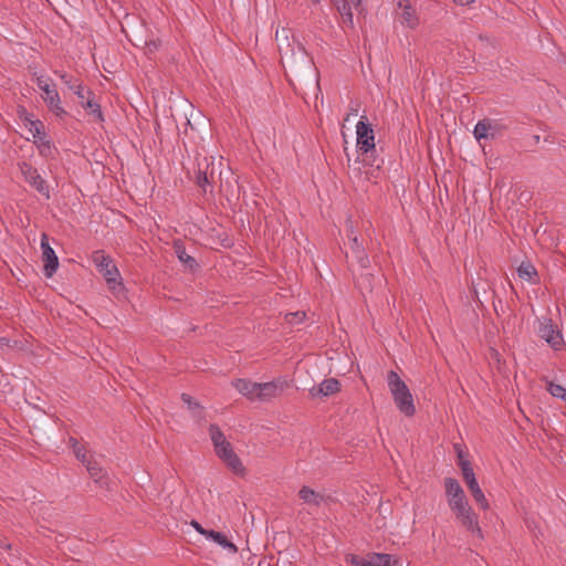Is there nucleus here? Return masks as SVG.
Returning <instances> with one entry per match:
<instances>
[{
  "label": "nucleus",
  "mask_w": 566,
  "mask_h": 566,
  "mask_svg": "<svg viewBox=\"0 0 566 566\" xmlns=\"http://www.w3.org/2000/svg\"><path fill=\"white\" fill-rule=\"evenodd\" d=\"M275 40L281 54V63L286 73L290 71L298 75L312 69V57L308 55L302 42L295 38L289 28L283 27L277 29Z\"/></svg>",
  "instance_id": "nucleus-1"
},
{
  "label": "nucleus",
  "mask_w": 566,
  "mask_h": 566,
  "mask_svg": "<svg viewBox=\"0 0 566 566\" xmlns=\"http://www.w3.org/2000/svg\"><path fill=\"white\" fill-rule=\"evenodd\" d=\"M446 495L450 510L461 524L471 533L482 537V530L479 526L478 516L469 505L464 491L453 478L444 479Z\"/></svg>",
  "instance_id": "nucleus-2"
},
{
  "label": "nucleus",
  "mask_w": 566,
  "mask_h": 566,
  "mask_svg": "<svg viewBox=\"0 0 566 566\" xmlns=\"http://www.w3.org/2000/svg\"><path fill=\"white\" fill-rule=\"evenodd\" d=\"M387 385L398 410L407 417L413 416L416 407L412 395L406 382L396 371H388Z\"/></svg>",
  "instance_id": "nucleus-3"
},
{
  "label": "nucleus",
  "mask_w": 566,
  "mask_h": 566,
  "mask_svg": "<svg viewBox=\"0 0 566 566\" xmlns=\"http://www.w3.org/2000/svg\"><path fill=\"white\" fill-rule=\"evenodd\" d=\"M35 83L39 90L42 92L41 97L46 104L48 108L57 117H64L66 112L62 106L60 94L52 80L41 74L35 75Z\"/></svg>",
  "instance_id": "nucleus-4"
},
{
  "label": "nucleus",
  "mask_w": 566,
  "mask_h": 566,
  "mask_svg": "<svg viewBox=\"0 0 566 566\" xmlns=\"http://www.w3.org/2000/svg\"><path fill=\"white\" fill-rule=\"evenodd\" d=\"M93 261L99 271V273L104 276L111 289H115L116 285H120V274L113 262V260L105 255L103 252L97 251L93 255Z\"/></svg>",
  "instance_id": "nucleus-5"
},
{
  "label": "nucleus",
  "mask_w": 566,
  "mask_h": 566,
  "mask_svg": "<svg viewBox=\"0 0 566 566\" xmlns=\"http://www.w3.org/2000/svg\"><path fill=\"white\" fill-rule=\"evenodd\" d=\"M346 562L352 566H396L398 559L390 554L370 553L366 558L350 554L346 556Z\"/></svg>",
  "instance_id": "nucleus-6"
},
{
  "label": "nucleus",
  "mask_w": 566,
  "mask_h": 566,
  "mask_svg": "<svg viewBox=\"0 0 566 566\" xmlns=\"http://www.w3.org/2000/svg\"><path fill=\"white\" fill-rule=\"evenodd\" d=\"M356 146L359 151L367 154L375 150V134L366 116L356 124Z\"/></svg>",
  "instance_id": "nucleus-7"
},
{
  "label": "nucleus",
  "mask_w": 566,
  "mask_h": 566,
  "mask_svg": "<svg viewBox=\"0 0 566 566\" xmlns=\"http://www.w3.org/2000/svg\"><path fill=\"white\" fill-rule=\"evenodd\" d=\"M396 17L401 25L416 29L419 25V15L410 0H394Z\"/></svg>",
  "instance_id": "nucleus-8"
},
{
  "label": "nucleus",
  "mask_w": 566,
  "mask_h": 566,
  "mask_svg": "<svg viewBox=\"0 0 566 566\" xmlns=\"http://www.w3.org/2000/svg\"><path fill=\"white\" fill-rule=\"evenodd\" d=\"M216 454L224 462V464L234 474L243 475L245 472L244 465L240 458L235 454L231 443L227 441L221 447L214 449Z\"/></svg>",
  "instance_id": "nucleus-9"
},
{
  "label": "nucleus",
  "mask_w": 566,
  "mask_h": 566,
  "mask_svg": "<svg viewBox=\"0 0 566 566\" xmlns=\"http://www.w3.org/2000/svg\"><path fill=\"white\" fill-rule=\"evenodd\" d=\"M42 259L44 262L43 272L46 277H52L59 268V259L55 251L49 244L46 234L41 237Z\"/></svg>",
  "instance_id": "nucleus-10"
},
{
  "label": "nucleus",
  "mask_w": 566,
  "mask_h": 566,
  "mask_svg": "<svg viewBox=\"0 0 566 566\" xmlns=\"http://www.w3.org/2000/svg\"><path fill=\"white\" fill-rule=\"evenodd\" d=\"M286 387L287 381L282 378H277L268 382H259L256 400L270 401L271 399L277 397Z\"/></svg>",
  "instance_id": "nucleus-11"
},
{
  "label": "nucleus",
  "mask_w": 566,
  "mask_h": 566,
  "mask_svg": "<svg viewBox=\"0 0 566 566\" xmlns=\"http://www.w3.org/2000/svg\"><path fill=\"white\" fill-rule=\"evenodd\" d=\"M538 334L555 350H559L564 346L563 336L552 321L542 323Z\"/></svg>",
  "instance_id": "nucleus-12"
},
{
  "label": "nucleus",
  "mask_w": 566,
  "mask_h": 566,
  "mask_svg": "<svg viewBox=\"0 0 566 566\" xmlns=\"http://www.w3.org/2000/svg\"><path fill=\"white\" fill-rule=\"evenodd\" d=\"M22 174L25 180L35 188L41 195L45 198H50V190L45 182V180L41 177L38 170L31 166L24 165L22 168Z\"/></svg>",
  "instance_id": "nucleus-13"
},
{
  "label": "nucleus",
  "mask_w": 566,
  "mask_h": 566,
  "mask_svg": "<svg viewBox=\"0 0 566 566\" xmlns=\"http://www.w3.org/2000/svg\"><path fill=\"white\" fill-rule=\"evenodd\" d=\"M499 134L497 124L490 119L479 120L473 129V135L478 140L495 138Z\"/></svg>",
  "instance_id": "nucleus-14"
},
{
  "label": "nucleus",
  "mask_w": 566,
  "mask_h": 566,
  "mask_svg": "<svg viewBox=\"0 0 566 566\" xmlns=\"http://www.w3.org/2000/svg\"><path fill=\"white\" fill-rule=\"evenodd\" d=\"M340 389V384L335 378H328L323 380L317 387H313L310 390V394L312 397H318V396H331L336 392H338Z\"/></svg>",
  "instance_id": "nucleus-15"
},
{
  "label": "nucleus",
  "mask_w": 566,
  "mask_h": 566,
  "mask_svg": "<svg viewBox=\"0 0 566 566\" xmlns=\"http://www.w3.org/2000/svg\"><path fill=\"white\" fill-rule=\"evenodd\" d=\"M232 386L249 400L258 399L259 382L239 378L232 381Z\"/></svg>",
  "instance_id": "nucleus-16"
},
{
  "label": "nucleus",
  "mask_w": 566,
  "mask_h": 566,
  "mask_svg": "<svg viewBox=\"0 0 566 566\" xmlns=\"http://www.w3.org/2000/svg\"><path fill=\"white\" fill-rule=\"evenodd\" d=\"M85 468L95 483L103 488H109V479L96 460L88 461Z\"/></svg>",
  "instance_id": "nucleus-17"
},
{
  "label": "nucleus",
  "mask_w": 566,
  "mask_h": 566,
  "mask_svg": "<svg viewBox=\"0 0 566 566\" xmlns=\"http://www.w3.org/2000/svg\"><path fill=\"white\" fill-rule=\"evenodd\" d=\"M348 238L350 241V250L353 255L359 262L361 268H366L368 264V258L365 253L363 245L360 244L357 235L354 233L353 227L349 229Z\"/></svg>",
  "instance_id": "nucleus-18"
},
{
  "label": "nucleus",
  "mask_w": 566,
  "mask_h": 566,
  "mask_svg": "<svg viewBox=\"0 0 566 566\" xmlns=\"http://www.w3.org/2000/svg\"><path fill=\"white\" fill-rule=\"evenodd\" d=\"M298 497L304 504L319 506L324 501L325 496L307 485H303L298 491Z\"/></svg>",
  "instance_id": "nucleus-19"
},
{
  "label": "nucleus",
  "mask_w": 566,
  "mask_h": 566,
  "mask_svg": "<svg viewBox=\"0 0 566 566\" xmlns=\"http://www.w3.org/2000/svg\"><path fill=\"white\" fill-rule=\"evenodd\" d=\"M203 161L206 164L205 169L202 167L203 163L198 164L197 185L202 189L203 192H207L213 179V169L208 171L209 163L207 158H205Z\"/></svg>",
  "instance_id": "nucleus-20"
},
{
  "label": "nucleus",
  "mask_w": 566,
  "mask_h": 566,
  "mask_svg": "<svg viewBox=\"0 0 566 566\" xmlns=\"http://www.w3.org/2000/svg\"><path fill=\"white\" fill-rule=\"evenodd\" d=\"M206 538L216 542L231 554H235L238 552V547L220 532L210 530Z\"/></svg>",
  "instance_id": "nucleus-21"
},
{
  "label": "nucleus",
  "mask_w": 566,
  "mask_h": 566,
  "mask_svg": "<svg viewBox=\"0 0 566 566\" xmlns=\"http://www.w3.org/2000/svg\"><path fill=\"white\" fill-rule=\"evenodd\" d=\"M59 77L62 80V82L74 92V94L83 101L85 98L83 85L78 80H74L71 76H69L66 73H56Z\"/></svg>",
  "instance_id": "nucleus-22"
},
{
  "label": "nucleus",
  "mask_w": 566,
  "mask_h": 566,
  "mask_svg": "<svg viewBox=\"0 0 566 566\" xmlns=\"http://www.w3.org/2000/svg\"><path fill=\"white\" fill-rule=\"evenodd\" d=\"M467 485H468L469 490L471 491L473 499L480 505V507L482 510H488L490 506L489 501L486 500L483 491L481 490L476 479L474 481L467 483Z\"/></svg>",
  "instance_id": "nucleus-23"
},
{
  "label": "nucleus",
  "mask_w": 566,
  "mask_h": 566,
  "mask_svg": "<svg viewBox=\"0 0 566 566\" xmlns=\"http://www.w3.org/2000/svg\"><path fill=\"white\" fill-rule=\"evenodd\" d=\"M517 274L521 279L535 282V277L537 276L536 269L528 262H522L517 268Z\"/></svg>",
  "instance_id": "nucleus-24"
},
{
  "label": "nucleus",
  "mask_w": 566,
  "mask_h": 566,
  "mask_svg": "<svg viewBox=\"0 0 566 566\" xmlns=\"http://www.w3.org/2000/svg\"><path fill=\"white\" fill-rule=\"evenodd\" d=\"M70 443H71V446H72V448H73V452H74L75 457H76V458H77V459H78V460H80L84 465H86V463H87L88 461H92V460H93L92 455H90V454L87 453L86 449H85L83 446H81V444L77 442V440H76V439H74V438H70Z\"/></svg>",
  "instance_id": "nucleus-25"
},
{
  "label": "nucleus",
  "mask_w": 566,
  "mask_h": 566,
  "mask_svg": "<svg viewBox=\"0 0 566 566\" xmlns=\"http://www.w3.org/2000/svg\"><path fill=\"white\" fill-rule=\"evenodd\" d=\"M32 137L34 138V143L39 140H44L46 138V134L44 132V125L41 120L31 122L30 126L27 127Z\"/></svg>",
  "instance_id": "nucleus-26"
},
{
  "label": "nucleus",
  "mask_w": 566,
  "mask_h": 566,
  "mask_svg": "<svg viewBox=\"0 0 566 566\" xmlns=\"http://www.w3.org/2000/svg\"><path fill=\"white\" fill-rule=\"evenodd\" d=\"M209 434L214 449L221 447L228 441L224 433L217 424H211L209 427Z\"/></svg>",
  "instance_id": "nucleus-27"
},
{
  "label": "nucleus",
  "mask_w": 566,
  "mask_h": 566,
  "mask_svg": "<svg viewBox=\"0 0 566 566\" xmlns=\"http://www.w3.org/2000/svg\"><path fill=\"white\" fill-rule=\"evenodd\" d=\"M82 106L91 114L93 115L98 122H103V113L101 111L99 104H97L92 98H88L86 102L84 99L82 101Z\"/></svg>",
  "instance_id": "nucleus-28"
},
{
  "label": "nucleus",
  "mask_w": 566,
  "mask_h": 566,
  "mask_svg": "<svg viewBox=\"0 0 566 566\" xmlns=\"http://www.w3.org/2000/svg\"><path fill=\"white\" fill-rule=\"evenodd\" d=\"M176 253L180 262L189 266L190 269L197 265L196 260L186 253L185 249L180 245H176Z\"/></svg>",
  "instance_id": "nucleus-29"
},
{
  "label": "nucleus",
  "mask_w": 566,
  "mask_h": 566,
  "mask_svg": "<svg viewBox=\"0 0 566 566\" xmlns=\"http://www.w3.org/2000/svg\"><path fill=\"white\" fill-rule=\"evenodd\" d=\"M459 467L461 468L463 479L465 483L474 481L475 474L469 461H460Z\"/></svg>",
  "instance_id": "nucleus-30"
},
{
  "label": "nucleus",
  "mask_w": 566,
  "mask_h": 566,
  "mask_svg": "<svg viewBox=\"0 0 566 566\" xmlns=\"http://www.w3.org/2000/svg\"><path fill=\"white\" fill-rule=\"evenodd\" d=\"M353 8V4L346 2H344L343 7L339 8V12L342 14L344 22L347 23L349 27L354 25Z\"/></svg>",
  "instance_id": "nucleus-31"
},
{
  "label": "nucleus",
  "mask_w": 566,
  "mask_h": 566,
  "mask_svg": "<svg viewBox=\"0 0 566 566\" xmlns=\"http://www.w3.org/2000/svg\"><path fill=\"white\" fill-rule=\"evenodd\" d=\"M304 317H305L304 312H291V313L285 314V319L290 324H298V323L303 322Z\"/></svg>",
  "instance_id": "nucleus-32"
},
{
  "label": "nucleus",
  "mask_w": 566,
  "mask_h": 566,
  "mask_svg": "<svg viewBox=\"0 0 566 566\" xmlns=\"http://www.w3.org/2000/svg\"><path fill=\"white\" fill-rule=\"evenodd\" d=\"M547 389L552 396L562 398V399H563V397L565 395V390H566L563 386H560L558 384H554V382H549Z\"/></svg>",
  "instance_id": "nucleus-33"
},
{
  "label": "nucleus",
  "mask_w": 566,
  "mask_h": 566,
  "mask_svg": "<svg viewBox=\"0 0 566 566\" xmlns=\"http://www.w3.org/2000/svg\"><path fill=\"white\" fill-rule=\"evenodd\" d=\"M182 401L188 406V408L195 413L200 410V406L197 401H195L191 396L187 394L181 395Z\"/></svg>",
  "instance_id": "nucleus-34"
},
{
  "label": "nucleus",
  "mask_w": 566,
  "mask_h": 566,
  "mask_svg": "<svg viewBox=\"0 0 566 566\" xmlns=\"http://www.w3.org/2000/svg\"><path fill=\"white\" fill-rule=\"evenodd\" d=\"M36 144L42 155L50 156L52 154V146L46 138L44 140H39Z\"/></svg>",
  "instance_id": "nucleus-35"
},
{
  "label": "nucleus",
  "mask_w": 566,
  "mask_h": 566,
  "mask_svg": "<svg viewBox=\"0 0 566 566\" xmlns=\"http://www.w3.org/2000/svg\"><path fill=\"white\" fill-rule=\"evenodd\" d=\"M20 118L22 119L25 127L30 126L31 122L36 120V119H33L32 116L25 109H23L20 113Z\"/></svg>",
  "instance_id": "nucleus-36"
},
{
  "label": "nucleus",
  "mask_w": 566,
  "mask_h": 566,
  "mask_svg": "<svg viewBox=\"0 0 566 566\" xmlns=\"http://www.w3.org/2000/svg\"><path fill=\"white\" fill-rule=\"evenodd\" d=\"M359 111L358 104H350L349 111L345 117V120L348 122L352 116H357Z\"/></svg>",
  "instance_id": "nucleus-37"
},
{
  "label": "nucleus",
  "mask_w": 566,
  "mask_h": 566,
  "mask_svg": "<svg viewBox=\"0 0 566 566\" xmlns=\"http://www.w3.org/2000/svg\"><path fill=\"white\" fill-rule=\"evenodd\" d=\"M191 525L193 526V528L201 535H203L205 537H207L208 533L210 530H206L202 527V525L200 523H198L197 521H192L191 522Z\"/></svg>",
  "instance_id": "nucleus-38"
},
{
  "label": "nucleus",
  "mask_w": 566,
  "mask_h": 566,
  "mask_svg": "<svg viewBox=\"0 0 566 566\" xmlns=\"http://www.w3.org/2000/svg\"><path fill=\"white\" fill-rule=\"evenodd\" d=\"M459 6H468L472 3L474 0H453Z\"/></svg>",
  "instance_id": "nucleus-39"
},
{
  "label": "nucleus",
  "mask_w": 566,
  "mask_h": 566,
  "mask_svg": "<svg viewBox=\"0 0 566 566\" xmlns=\"http://www.w3.org/2000/svg\"><path fill=\"white\" fill-rule=\"evenodd\" d=\"M345 2L353 4L354 8H358L361 3V0H346Z\"/></svg>",
  "instance_id": "nucleus-40"
},
{
  "label": "nucleus",
  "mask_w": 566,
  "mask_h": 566,
  "mask_svg": "<svg viewBox=\"0 0 566 566\" xmlns=\"http://www.w3.org/2000/svg\"><path fill=\"white\" fill-rule=\"evenodd\" d=\"M458 458H459V462H460V461H468V460L464 458V455H463V453H462V451H461L460 449H458Z\"/></svg>",
  "instance_id": "nucleus-41"
},
{
  "label": "nucleus",
  "mask_w": 566,
  "mask_h": 566,
  "mask_svg": "<svg viewBox=\"0 0 566 566\" xmlns=\"http://www.w3.org/2000/svg\"><path fill=\"white\" fill-rule=\"evenodd\" d=\"M8 345V340L6 338L0 339V346Z\"/></svg>",
  "instance_id": "nucleus-42"
},
{
  "label": "nucleus",
  "mask_w": 566,
  "mask_h": 566,
  "mask_svg": "<svg viewBox=\"0 0 566 566\" xmlns=\"http://www.w3.org/2000/svg\"><path fill=\"white\" fill-rule=\"evenodd\" d=\"M0 545L6 547V548H8V549L11 547L10 544H7V543H0Z\"/></svg>",
  "instance_id": "nucleus-43"
},
{
  "label": "nucleus",
  "mask_w": 566,
  "mask_h": 566,
  "mask_svg": "<svg viewBox=\"0 0 566 566\" xmlns=\"http://www.w3.org/2000/svg\"><path fill=\"white\" fill-rule=\"evenodd\" d=\"M563 399L566 401V389H565V395H564Z\"/></svg>",
  "instance_id": "nucleus-44"
},
{
  "label": "nucleus",
  "mask_w": 566,
  "mask_h": 566,
  "mask_svg": "<svg viewBox=\"0 0 566 566\" xmlns=\"http://www.w3.org/2000/svg\"><path fill=\"white\" fill-rule=\"evenodd\" d=\"M312 1H313V2H315V3H317V2H319L321 0H312Z\"/></svg>",
  "instance_id": "nucleus-45"
}]
</instances>
